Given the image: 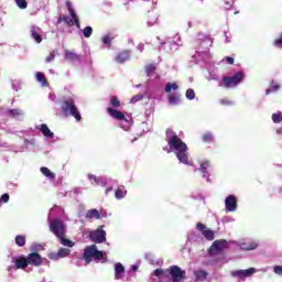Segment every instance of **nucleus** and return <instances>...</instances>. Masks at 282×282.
<instances>
[{"instance_id": "obj_37", "label": "nucleus", "mask_w": 282, "mask_h": 282, "mask_svg": "<svg viewBox=\"0 0 282 282\" xmlns=\"http://www.w3.org/2000/svg\"><path fill=\"white\" fill-rule=\"evenodd\" d=\"M57 239H59V243H62V246H65L66 248H74V241L65 238V236L58 237Z\"/></svg>"}, {"instance_id": "obj_45", "label": "nucleus", "mask_w": 282, "mask_h": 282, "mask_svg": "<svg viewBox=\"0 0 282 282\" xmlns=\"http://www.w3.org/2000/svg\"><path fill=\"white\" fill-rule=\"evenodd\" d=\"M155 72V65L149 64L145 66V74L147 76L151 77V75Z\"/></svg>"}, {"instance_id": "obj_59", "label": "nucleus", "mask_w": 282, "mask_h": 282, "mask_svg": "<svg viewBox=\"0 0 282 282\" xmlns=\"http://www.w3.org/2000/svg\"><path fill=\"white\" fill-rule=\"evenodd\" d=\"M226 61H227L228 65L235 64V58H232V57H226Z\"/></svg>"}, {"instance_id": "obj_28", "label": "nucleus", "mask_w": 282, "mask_h": 282, "mask_svg": "<svg viewBox=\"0 0 282 282\" xmlns=\"http://www.w3.org/2000/svg\"><path fill=\"white\" fill-rule=\"evenodd\" d=\"M64 58H65V61H68V63H76V62L80 61V55L76 54V52L66 50L64 52Z\"/></svg>"}, {"instance_id": "obj_16", "label": "nucleus", "mask_w": 282, "mask_h": 282, "mask_svg": "<svg viewBox=\"0 0 282 282\" xmlns=\"http://www.w3.org/2000/svg\"><path fill=\"white\" fill-rule=\"evenodd\" d=\"M257 272H259V270H257L256 268H249L246 270L232 271L231 275L237 276L238 279H248L252 276V274H257Z\"/></svg>"}, {"instance_id": "obj_5", "label": "nucleus", "mask_w": 282, "mask_h": 282, "mask_svg": "<svg viewBox=\"0 0 282 282\" xmlns=\"http://www.w3.org/2000/svg\"><path fill=\"white\" fill-rule=\"evenodd\" d=\"M76 97L72 96V97H64L62 99V104H61V110L62 113H64V116H72L73 118H75V120H77V122H80L82 117H80V111H78V107H76Z\"/></svg>"}, {"instance_id": "obj_55", "label": "nucleus", "mask_w": 282, "mask_h": 282, "mask_svg": "<svg viewBox=\"0 0 282 282\" xmlns=\"http://www.w3.org/2000/svg\"><path fill=\"white\" fill-rule=\"evenodd\" d=\"M54 58H56V54H54V52L50 53V55L46 57V62L47 63H52V61H54Z\"/></svg>"}, {"instance_id": "obj_12", "label": "nucleus", "mask_w": 282, "mask_h": 282, "mask_svg": "<svg viewBox=\"0 0 282 282\" xmlns=\"http://www.w3.org/2000/svg\"><path fill=\"white\" fill-rule=\"evenodd\" d=\"M89 238L94 243H105L107 241V231L102 229V226H99L97 230L90 231Z\"/></svg>"}, {"instance_id": "obj_52", "label": "nucleus", "mask_w": 282, "mask_h": 282, "mask_svg": "<svg viewBox=\"0 0 282 282\" xmlns=\"http://www.w3.org/2000/svg\"><path fill=\"white\" fill-rule=\"evenodd\" d=\"M273 271L275 274H278L279 276H282V267L281 265H275L273 268Z\"/></svg>"}, {"instance_id": "obj_63", "label": "nucleus", "mask_w": 282, "mask_h": 282, "mask_svg": "<svg viewBox=\"0 0 282 282\" xmlns=\"http://www.w3.org/2000/svg\"><path fill=\"white\" fill-rule=\"evenodd\" d=\"M41 248H42L41 245H34L33 246V250H41Z\"/></svg>"}, {"instance_id": "obj_21", "label": "nucleus", "mask_w": 282, "mask_h": 282, "mask_svg": "<svg viewBox=\"0 0 282 282\" xmlns=\"http://www.w3.org/2000/svg\"><path fill=\"white\" fill-rule=\"evenodd\" d=\"M208 166H210V162L208 161H202L198 169H196L195 171H199V173L202 174V177L207 178V182H210V174L208 173Z\"/></svg>"}, {"instance_id": "obj_13", "label": "nucleus", "mask_w": 282, "mask_h": 282, "mask_svg": "<svg viewBox=\"0 0 282 282\" xmlns=\"http://www.w3.org/2000/svg\"><path fill=\"white\" fill-rule=\"evenodd\" d=\"M87 178L89 180L91 186L105 187L107 184H111V178L107 176H96L94 174H88Z\"/></svg>"}, {"instance_id": "obj_43", "label": "nucleus", "mask_w": 282, "mask_h": 282, "mask_svg": "<svg viewBox=\"0 0 282 282\" xmlns=\"http://www.w3.org/2000/svg\"><path fill=\"white\" fill-rule=\"evenodd\" d=\"M85 39H89L94 34V29L91 26H86L83 31Z\"/></svg>"}, {"instance_id": "obj_64", "label": "nucleus", "mask_w": 282, "mask_h": 282, "mask_svg": "<svg viewBox=\"0 0 282 282\" xmlns=\"http://www.w3.org/2000/svg\"><path fill=\"white\" fill-rule=\"evenodd\" d=\"M226 36V43H230V36H228V33H225Z\"/></svg>"}, {"instance_id": "obj_27", "label": "nucleus", "mask_w": 282, "mask_h": 282, "mask_svg": "<svg viewBox=\"0 0 282 282\" xmlns=\"http://www.w3.org/2000/svg\"><path fill=\"white\" fill-rule=\"evenodd\" d=\"M116 39V34L109 32L101 37L102 45L108 50H111V43Z\"/></svg>"}, {"instance_id": "obj_47", "label": "nucleus", "mask_w": 282, "mask_h": 282, "mask_svg": "<svg viewBox=\"0 0 282 282\" xmlns=\"http://www.w3.org/2000/svg\"><path fill=\"white\" fill-rule=\"evenodd\" d=\"M15 4L20 10H25V8H28V1L25 0H15Z\"/></svg>"}, {"instance_id": "obj_35", "label": "nucleus", "mask_w": 282, "mask_h": 282, "mask_svg": "<svg viewBox=\"0 0 282 282\" xmlns=\"http://www.w3.org/2000/svg\"><path fill=\"white\" fill-rule=\"evenodd\" d=\"M194 275L196 276V281H205L206 279H208V272L204 270L195 271Z\"/></svg>"}, {"instance_id": "obj_4", "label": "nucleus", "mask_w": 282, "mask_h": 282, "mask_svg": "<svg viewBox=\"0 0 282 282\" xmlns=\"http://www.w3.org/2000/svg\"><path fill=\"white\" fill-rule=\"evenodd\" d=\"M185 275L186 271H183L178 265H171L166 270L155 269L153 272V276H159V279H166V276H170L172 282L184 281Z\"/></svg>"}, {"instance_id": "obj_33", "label": "nucleus", "mask_w": 282, "mask_h": 282, "mask_svg": "<svg viewBox=\"0 0 282 282\" xmlns=\"http://www.w3.org/2000/svg\"><path fill=\"white\" fill-rule=\"evenodd\" d=\"M86 219H100V210H98V209H89L86 213Z\"/></svg>"}, {"instance_id": "obj_62", "label": "nucleus", "mask_w": 282, "mask_h": 282, "mask_svg": "<svg viewBox=\"0 0 282 282\" xmlns=\"http://www.w3.org/2000/svg\"><path fill=\"white\" fill-rule=\"evenodd\" d=\"M138 268H140L139 264H133L132 265V272H138Z\"/></svg>"}, {"instance_id": "obj_24", "label": "nucleus", "mask_w": 282, "mask_h": 282, "mask_svg": "<svg viewBox=\"0 0 282 282\" xmlns=\"http://www.w3.org/2000/svg\"><path fill=\"white\" fill-rule=\"evenodd\" d=\"M182 45H183L182 36H180V34H176L173 36V40L170 43V50H171V52H177V50H180V47H182Z\"/></svg>"}, {"instance_id": "obj_15", "label": "nucleus", "mask_w": 282, "mask_h": 282, "mask_svg": "<svg viewBox=\"0 0 282 282\" xmlns=\"http://www.w3.org/2000/svg\"><path fill=\"white\" fill-rule=\"evenodd\" d=\"M30 36L35 43L40 44V43H43L45 33L43 32V30L40 26L31 25L30 26Z\"/></svg>"}, {"instance_id": "obj_60", "label": "nucleus", "mask_w": 282, "mask_h": 282, "mask_svg": "<svg viewBox=\"0 0 282 282\" xmlns=\"http://www.w3.org/2000/svg\"><path fill=\"white\" fill-rule=\"evenodd\" d=\"M137 50H139V52H144V44L141 43L137 46Z\"/></svg>"}, {"instance_id": "obj_6", "label": "nucleus", "mask_w": 282, "mask_h": 282, "mask_svg": "<svg viewBox=\"0 0 282 282\" xmlns=\"http://www.w3.org/2000/svg\"><path fill=\"white\" fill-rule=\"evenodd\" d=\"M109 116L111 118H113L115 120H118L119 122V127L123 130V131H131V116H124V113H122V111L116 110L113 108H108L107 109Z\"/></svg>"}, {"instance_id": "obj_49", "label": "nucleus", "mask_w": 282, "mask_h": 282, "mask_svg": "<svg viewBox=\"0 0 282 282\" xmlns=\"http://www.w3.org/2000/svg\"><path fill=\"white\" fill-rule=\"evenodd\" d=\"M235 221H236V219L231 216H224L221 218V224H232Z\"/></svg>"}, {"instance_id": "obj_56", "label": "nucleus", "mask_w": 282, "mask_h": 282, "mask_svg": "<svg viewBox=\"0 0 282 282\" xmlns=\"http://www.w3.org/2000/svg\"><path fill=\"white\" fill-rule=\"evenodd\" d=\"M102 217H109V215L107 214V210L105 209L99 210V219H102Z\"/></svg>"}, {"instance_id": "obj_40", "label": "nucleus", "mask_w": 282, "mask_h": 282, "mask_svg": "<svg viewBox=\"0 0 282 282\" xmlns=\"http://www.w3.org/2000/svg\"><path fill=\"white\" fill-rule=\"evenodd\" d=\"M203 142H215V135L213 132H205L202 137Z\"/></svg>"}, {"instance_id": "obj_10", "label": "nucleus", "mask_w": 282, "mask_h": 282, "mask_svg": "<svg viewBox=\"0 0 282 282\" xmlns=\"http://www.w3.org/2000/svg\"><path fill=\"white\" fill-rule=\"evenodd\" d=\"M69 15L59 17L57 23H61V21H64L66 25H69L70 28L73 25H76V28L80 29V22H78V15H76V11H74V8H72V2H66Z\"/></svg>"}, {"instance_id": "obj_54", "label": "nucleus", "mask_w": 282, "mask_h": 282, "mask_svg": "<svg viewBox=\"0 0 282 282\" xmlns=\"http://www.w3.org/2000/svg\"><path fill=\"white\" fill-rule=\"evenodd\" d=\"M0 199L3 202V204H8V202H10V195L3 194Z\"/></svg>"}, {"instance_id": "obj_30", "label": "nucleus", "mask_w": 282, "mask_h": 282, "mask_svg": "<svg viewBox=\"0 0 282 282\" xmlns=\"http://www.w3.org/2000/svg\"><path fill=\"white\" fill-rule=\"evenodd\" d=\"M116 199H124L127 197V187L119 185L115 192Z\"/></svg>"}, {"instance_id": "obj_38", "label": "nucleus", "mask_w": 282, "mask_h": 282, "mask_svg": "<svg viewBox=\"0 0 282 282\" xmlns=\"http://www.w3.org/2000/svg\"><path fill=\"white\" fill-rule=\"evenodd\" d=\"M180 89V86L175 83H167L165 85V94H171V91H177Z\"/></svg>"}, {"instance_id": "obj_51", "label": "nucleus", "mask_w": 282, "mask_h": 282, "mask_svg": "<svg viewBox=\"0 0 282 282\" xmlns=\"http://www.w3.org/2000/svg\"><path fill=\"white\" fill-rule=\"evenodd\" d=\"M273 45L274 47H279L280 50H282V31L280 34V39L274 40Z\"/></svg>"}, {"instance_id": "obj_29", "label": "nucleus", "mask_w": 282, "mask_h": 282, "mask_svg": "<svg viewBox=\"0 0 282 282\" xmlns=\"http://www.w3.org/2000/svg\"><path fill=\"white\" fill-rule=\"evenodd\" d=\"M226 246H227L226 240H216L210 247V252H213V250H216V252H221V250H224Z\"/></svg>"}, {"instance_id": "obj_23", "label": "nucleus", "mask_w": 282, "mask_h": 282, "mask_svg": "<svg viewBox=\"0 0 282 282\" xmlns=\"http://www.w3.org/2000/svg\"><path fill=\"white\" fill-rule=\"evenodd\" d=\"M187 239L192 243H204V236H202V234H199L197 231H191L187 235Z\"/></svg>"}, {"instance_id": "obj_34", "label": "nucleus", "mask_w": 282, "mask_h": 282, "mask_svg": "<svg viewBox=\"0 0 282 282\" xmlns=\"http://www.w3.org/2000/svg\"><path fill=\"white\" fill-rule=\"evenodd\" d=\"M41 173L47 177V180H51L52 182H54V180H56V174L52 171H50V169L47 167H41Z\"/></svg>"}, {"instance_id": "obj_7", "label": "nucleus", "mask_w": 282, "mask_h": 282, "mask_svg": "<svg viewBox=\"0 0 282 282\" xmlns=\"http://www.w3.org/2000/svg\"><path fill=\"white\" fill-rule=\"evenodd\" d=\"M245 78H246V74H243V72H238L234 76H225L223 77V80L219 83V87H226V89H232L238 85H241Z\"/></svg>"}, {"instance_id": "obj_39", "label": "nucleus", "mask_w": 282, "mask_h": 282, "mask_svg": "<svg viewBox=\"0 0 282 282\" xmlns=\"http://www.w3.org/2000/svg\"><path fill=\"white\" fill-rule=\"evenodd\" d=\"M25 242H26V239H25V236L24 235H18L15 237V245L19 247V248H23V246H25Z\"/></svg>"}, {"instance_id": "obj_53", "label": "nucleus", "mask_w": 282, "mask_h": 282, "mask_svg": "<svg viewBox=\"0 0 282 282\" xmlns=\"http://www.w3.org/2000/svg\"><path fill=\"white\" fill-rule=\"evenodd\" d=\"M220 105H226V106H230V105H235L234 101H230L227 98L220 99Z\"/></svg>"}, {"instance_id": "obj_14", "label": "nucleus", "mask_w": 282, "mask_h": 282, "mask_svg": "<svg viewBox=\"0 0 282 282\" xmlns=\"http://www.w3.org/2000/svg\"><path fill=\"white\" fill-rule=\"evenodd\" d=\"M238 207L237 196L231 194L225 198V213H237Z\"/></svg>"}, {"instance_id": "obj_57", "label": "nucleus", "mask_w": 282, "mask_h": 282, "mask_svg": "<svg viewBox=\"0 0 282 282\" xmlns=\"http://www.w3.org/2000/svg\"><path fill=\"white\" fill-rule=\"evenodd\" d=\"M164 45H166V42H161V43H160V45H159V50H160V52H162V51H165V50H166V47H165Z\"/></svg>"}, {"instance_id": "obj_1", "label": "nucleus", "mask_w": 282, "mask_h": 282, "mask_svg": "<svg viewBox=\"0 0 282 282\" xmlns=\"http://www.w3.org/2000/svg\"><path fill=\"white\" fill-rule=\"evenodd\" d=\"M165 140L167 147L163 148V151H166V153H174L181 164L193 166V161L188 160V145H186L173 130H166Z\"/></svg>"}, {"instance_id": "obj_44", "label": "nucleus", "mask_w": 282, "mask_h": 282, "mask_svg": "<svg viewBox=\"0 0 282 282\" xmlns=\"http://www.w3.org/2000/svg\"><path fill=\"white\" fill-rule=\"evenodd\" d=\"M145 259L151 263V265H160V261H155V258L151 253H147Z\"/></svg>"}, {"instance_id": "obj_41", "label": "nucleus", "mask_w": 282, "mask_h": 282, "mask_svg": "<svg viewBox=\"0 0 282 282\" xmlns=\"http://www.w3.org/2000/svg\"><path fill=\"white\" fill-rule=\"evenodd\" d=\"M118 107H120V101H119L118 97L111 96L110 97V109H118Z\"/></svg>"}, {"instance_id": "obj_36", "label": "nucleus", "mask_w": 282, "mask_h": 282, "mask_svg": "<svg viewBox=\"0 0 282 282\" xmlns=\"http://www.w3.org/2000/svg\"><path fill=\"white\" fill-rule=\"evenodd\" d=\"M35 78L37 83H41L42 87H47V79L45 78V75L41 72H37L35 74Z\"/></svg>"}, {"instance_id": "obj_42", "label": "nucleus", "mask_w": 282, "mask_h": 282, "mask_svg": "<svg viewBox=\"0 0 282 282\" xmlns=\"http://www.w3.org/2000/svg\"><path fill=\"white\" fill-rule=\"evenodd\" d=\"M281 89V85L276 82H271V89H267L265 94H270L271 91H279Z\"/></svg>"}, {"instance_id": "obj_61", "label": "nucleus", "mask_w": 282, "mask_h": 282, "mask_svg": "<svg viewBox=\"0 0 282 282\" xmlns=\"http://www.w3.org/2000/svg\"><path fill=\"white\" fill-rule=\"evenodd\" d=\"M48 98H50V100H52L54 102V100H56V95L50 94Z\"/></svg>"}, {"instance_id": "obj_11", "label": "nucleus", "mask_w": 282, "mask_h": 282, "mask_svg": "<svg viewBox=\"0 0 282 282\" xmlns=\"http://www.w3.org/2000/svg\"><path fill=\"white\" fill-rule=\"evenodd\" d=\"M235 246L239 248V250H242L245 252H250L259 248V242L257 240L246 238V239L235 241Z\"/></svg>"}, {"instance_id": "obj_22", "label": "nucleus", "mask_w": 282, "mask_h": 282, "mask_svg": "<svg viewBox=\"0 0 282 282\" xmlns=\"http://www.w3.org/2000/svg\"><path fill=\"white\" fill-rule=\"evenodd\" d=\"M6 116L14 118L15 120H23L25 112L22 109H9L6 111Z\"/></svg>"}, {"instance_id": "obj_18", "label": "nucleus", "mask_w": 282, "mask_h": 282, "mask_svg": "<svg viewBox=\"0 0 282 282\" xmlns=\"http://www.w3.org/2000/svg\"><path fill=\"white\" fill-rule=\"evenodd\" d=\"M196 228L197 230H199L202 236L205 237V239H207V241H213L215 239V231L206 229V225L197 223Z\"/></svg>"}, {"instance_id": "obj_20", "label": "nucleus", "mask_w": 282, "mask_h": 282, "mask_svg": "<svg viewBox=\"0 0 282 282\" xmlns=\"http://www.w3.org/2000/svg\"><path fill=\"white\" fill-rule=\"evenodd\" d=\"M35 129H37V131H41L45 140H54V132L50 130V127H47V124L42 123L40 126H36Z\"/></svg>"}, {"instance_id": "obj_3", "label": "nucleus", "mask_w": 282, "mask_h": 282, "mask_svg": "<svg viewBox=\"0 0 282 282\" xmlns=\"http://www.w3.org/2000/svg\"><path fill=\"white\" fill-rule=\"evenodd\" d=\"M56 210H59V215H65V210L63 209V207L54 206L51 209V212L48 213L50 230L57 238L65 237V223H63V220H61L58 218L52 219V215H54V213H56Z\"/></svg>"}, {"instance_id": "obj_31", "label": "nucleus", "mask_w": 282, "mask_h": 282, "mask_svg": "<svg viewBox=\"0 0 282 282\" xmlns=\"http://www.w3.org/2000/svg\"><path fill=\"white\" fill-rule=\"evenodd\" d=\"M167 102L172 107H177V105L182 104V97L180 95H170L167 98Z\"/></svg>"}, {"instance_id": "obj_9", "label": "nucleus", "mask_w": 282, "mask_h": 282, "mask_svg": "<svg viewBox=\"0 0 282 282\" xmlns=\"http://www.w3.org/2000/svg\"><path fill=\"white\" fill-rule=\"evenodd\" d=\"M11 263L13 264L9 265L7 269L10 276H12L17 270H25V268L29 265L28 258L22 256H13L11 258Z\"/></svg>"}, {"instance_id": "obj_48", "label": "nucleus", "mask_w": 282, "mask_h": 282, "mask_svg": "<svg viewBox=\"0 0 282 282\" xmlns=\"http://www.w3.org/2000/svg\"><path fill=\"white\" fill-rule=\"evenodd\" d=\"M142 98H144V95H142V94L135 95L131 98L130 102H131V105H135V102H140V100H142Z\"/></svg>"}, {"instance_id": "obj_17", "label": "nucleus", "mask_w": 282, "mask_h": 282, "mask_svg": "<svg viewBox=\"0 0 282 282\" xmlns=\"http://www.w3.org/2000/svg\"><path fill=\"white\" fill-rule=\"evenodd\" d=\"M72 254V250L68 248H61L57 252L48 253V259L51 261H58V259H65V257H69Z\"/></svg>"}, {"instance_id": "obj_8", "label": "nucleus", "mask_w": 282, "mask_h": 282, "mask_svg": "<svg viewBox=\"0 0 282 282\" xmlns=\"http://www.w3.org/2000/svg\"><path fill=\"white\" fill-rule=\"evenodd\" d=\"M94 259H96V261H107V259H105V252L99 251L96 245L87 247L84 251V261L86 263L94 261Z\"/></svg>"}, {"instance_id": "obj_19", "label": "nucleus", "mask_w": 282, "mask_h": 282, "mask_svg": "<svg viewBox=\"0 0 282 282\" xmlns=\"http://www.w3.org/2000/svg\"><path fill=\"white\" fill-rule=\"evenodd\" d=\"M26 261L29 263V265H35V268H39V265H41L43 263V259L41 258V254L33 252L30 253L26 257Z\"/></svg>"}, {"instance_id": "obj_32", "label": "nucleus", "mask_w": 282, "mask_h": 282, "mask_svg": "<svg viewBox=\"0 0 282 282\" xmlns=\"http://www.w3.org/2000/svg\"><path fill=\"white\" fill-rule=\"evenodd\" d=\"M272 120L274 124H279V122H282V112L278 111L272 115ZM278 135H282V128L276 129Z\"/></svg>"}, {"instance_id": "obj_26", "label": "nucleus", "mask_w": 282, "mask_h": 282, "mask_svg": "<svg viewBox=\"0 0 282 282\" xmlns=\"http://www.w3.org/2000/svg\"><path fill=\"white\" fill-rule=\"evenodd\" d=\"M129 58H131V52L130 51H123L121 53H118L115 57V63H127V61H129Z\"/></svg>"}, {"instance_id": "obj_58", "label": "nucleus", "mask_w": 282, "mask_h": 282, "mask_svg": "<svg viewBox=\"0 0 282 282\" xmlns=\"http://www.w3.org/2000/svg\"><path fill=\"white\" fill-rule=\"evenodd\" d=\"M53 217H63V215H61V210L56 209L52 215V218Z\"/></svg>"}, {"instance_id": "obj_25", "label": "nucleus", "mask_w": 282, "mask_h": 282, "mask_svg": "<svg viewBox=\"0 0 282 282\" xmlns=\"http://www.w3.org/2000/svg\"><path fill=\"white\" fill-rule=\"evenodd\" d=\"M124 276V265L122 263H115V281H120Z\"/></svg>"}, {"instance_id": "obj_2", "label": "nucleus", "mask_w": 282, "mask_h": 282, "mask_svg": "<svg viewBox=\"0 0 282 282\" xmlns=\"http://www.w3.org/2000/svg\"><path fill=\"white\" fill-rule=\"evenodd\" d=\"M197 41L200 43L198 51H196L193 58H196L197 63L203 61V63H208L210 61V47H213V39L204 35V33H198Z\"/></svg>"}, {"instance_id": "obj_46", "label": "nucleus", "mask_w": 282, "mask_h": 282, "mask_svg": "<svg viewBox=\"0 0 282 282\" xmlns=\"http://www.w3.org/2000/svg\"><path fill=\"white\" fill-rule=\"evenodd\" d=\"M187 100H195V90L193 88H188L185 94Z\"/></svg>"}, {"instance_id": "obj_50", "label": "nucleus", "mask_w": 282, "mask_h": 282, "mask_svg": "<svg viewBox=\"0 0 282 282\" xmlns=\"http://www.w3.org/2000/svg\"><path fill=\"white\" fill-rule=\"evenodd\" d=\"M106 195H109V193H111V191H113V186H116V181L111 180V182L109 184L106 185Z\"/></svg>"}]
</instances>
